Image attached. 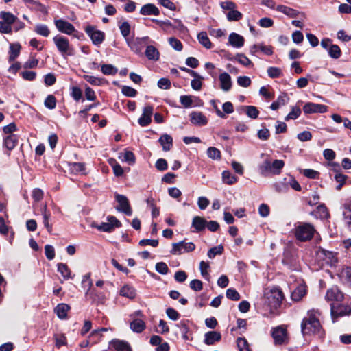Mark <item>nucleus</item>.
Segmentation results:
<instances>
[{"instance_id":"59","label":"nucleus","mask_w":351,"mask_h":351,"mask_svg":"<svg viewBox=\"0 0 351 351\" xmlns=\"http://www.w3.org/2000/svg\"><path fill=\"white\" fill-rule=\"evenodd\" d=\"M121 92L125 96L130 97H134L137 94V91L134 88L128 86H123Z\"/></svg>"},{"instance_id":"6","label":"nucleus","mask_w":351,"mask_h":351,"mask_svg":"<svg viewBox=\"0 0 351 351\" xmlns=\"http://www.w3.org/2000/svg\"><path fill=\"white\" fill-rule=\"evenodd\" d=\"M53 40L58 50L62 56L72 55V47L66 38L62 36H56L53 37Z\"/></svg>"},{"instance_id":"46","label":"nucleus","mask_w":351,"mask_h":351,"mask_svg":"<svg viewBox=\"0 0 351 351\" xmlns=\"http://www.w3.org/2000/svg\"><path fill=\"white\" fill-rule=\"evenodd\" d=\"M194 79L191 80V85L193 90H199L202 86V80L203 77L197 73V76H193Z\"/></svg>"},{"instance_id":"49","label":"nucleus","mask_w":351,"mask_h":351,"mask_svg":"<svg viewBox=\"0 0 351 351\" xmlns=\"http://www.w3.org/2000/svg\"><path fill=\"white\" fill-rule=\"evenodd\" d=\"M239 351H251L247 341L243 337H239L237 340Z\"/></svg>"},{"instance_id":"8","label":"nucleus","mask_w":351,"mask_h":351,"mask_svg":"<svg viewBox=\"0 0 351 351\" xmlns=\"http://www.w3.org/2000/svg\"><path fill=\"white\" fill-rule=\"evenodd\" d=\"M331 316L333 322L336 321V319L339 317H343L351 314V307L348 305L330 304Z\"/></svg>"},{"instance_id":"51","label":"nucleus","mask_w":351,"mask_h":351,"mask_svg":"<svg viewBox=\"0 0 351 351\" xmlns=\"http://www.w3.org/2000/svg\"><path fill=\"white\" fill-rule=\"evenodd\" d=\"M267 74L271 78H276L282 75V72L280 68L270 66L267 69Z\"/></svg>"},{"instance_id":"11","label":"nucleus","mask_w":351,"mask_h":351,"mask_svg":"<svg viewBox=\"0 0 351 351\" xmlns=\"http://www.w3.org/2000/svg\"><path fill=\"white\" fill-rule=\"evenodd\" d=\"M343 293L337 286H334L328 289L325 296L326 300L328 301L337 302L343 300Z\"/></svg>"},{"instance_id":"44","label":"nucleus","mask_w":351,"mask_h":351,"mask_svg":"<svg viewBox=\"0 0 351 351\" xmlns=\"http://www.w3.org/2000/svg\"><path fill=\"white\" fill-rule=\"evenodd\" d=\"M101 71L104 75H115L118 69L112 64H103L101 67Z\"/></svg>"},{"instance_id":"53","label":"nucleus","mask_w":351,"mask_h":351,"mask_svg":"<svg viewBox=\"0 0 351 351\" xmlns=\"http://www.w3.org/2000/svg\"><path fill=\"white\" fill-rule=\"evenodd\" d=\"M300 114L301 110L299 107H292L291 112L285 117V121H288L289 119H295L300 115Z\"/></svg>"},{"instance_id":"3","label":"nucleus","mask_w":351,"mask_h":351,"mask_svg":"<svg viewBox=\"0 0 351 351\" xmlns=\"http://www.w3.org/2000/svg\"><path fill=\"white\" fill-rule=\"evenodd\" d=\"M315 232V228L312 224L299 222L295 226V236L300 241H306L313 238Z\"/></svg>"},{"instance_id":"4","label":"nucleus","mask_w":351,"mask_h":351,"mask_svg":"<svg viewBox=\"0 0 351 351\" xmlns=\"http://www.w3.org/2000/svg\"><path fill=\"white\" fill-rule=\"evenodd\" d=\"M271 336L274 341V344L282 345L287 344L289 341L287 328L283 326H279L273 328L271 330Z\"/></svg>"},{"instance_id":"18","label":"nucleus","mask_w":351,"mask_h":351,"mask_svg":"<svg viewBox=\"0 0 351 351\" xmlns=\"http://www.w3.org/2000/svg\"><path fill=\"white\" fill-rule=\"evenodd\" d=\"M221 335L217 331H209L204 335V342L206 345H213L221 340Z\"/></svg>"},{"instance_id":"31","label":"nucleus","mask_w":351,"mask_h":351,"mask_svg":"<svg viewBox=\"0 0 351 351\" xmlns=\"http://www.w3.org/2000/svg\"><path fill=\"white\" fill-rule=\"evenodd\" d=\"M57 267L58 271L61 274L64 280L73 278L71 276V271L65 263H59L57 265Z\"/></svg>"},{"instance_id":"37","label":"nucleus","mask_w":351,"mask_h":351,"mask_svg":"<svg viewBox=\"0 0 351 351\" xmlns=\"http://www.w3.org/2000/svg\"><path fill=\"white\" fill-rule=\"evenodd\" d=\"M0 17L3 19V22L9 24L10 26L17 20V18L9 12H1Z\"/></svg>"},{"instance_id":"19","label":"nucleus","mask_w":351,"mask_h":351,"mask_svg":"<svg viewBox=\"0 0 351 351\" xmlns=\"http://www.w3.org/2000/svg\"><path fill=\"white\" fill-rule=\"evenodd\" d=\"M142 15H154L158 16L160 14L158 8L152 3H147L142 6L140 10Z\"/></svg>"},{"instance_id":"33","label":"nucleus","mask_w":351,"mask_h":351,"mask_svg":"<svg viewBox=\"0 0 351 351\" xmlns=\"http://www.w3.org/2000/svg\"><path fill=\"white\" fill-rule=\"evenodd\" d=\"M130 328L132 331L140 333L145 328V324L140 319H135L130 323Z\"/></svg>"},{"instance_id":"13","label":"nucleus","mask_w":351,"mask_h":351,"mask_svg":"<svg viewBox=\"0 0 351 351\" xmlns=\"http://www.w3.org/2000/svg\"><path fill=\"white\" fill-rule=\"evenodd\" d=\"M54 23L58 30L62 33L70 35L75 31L74 26L66 21L58 19Z\"/></svg>"},{"instance_id":"45","label":"nucleus","mask_w":351,"mask_h":351,"mask_svg":"<svg viewBox=\"0 0 351 351\" xmlns=\"http://www.w3.org/2000/svg\"><path fill=\"white\" fill-rule=\"evenodd\" d=\"M316 212L317 213V217L320 219H324L329 217V213L324 204L319 205L317 207Z\"/></svg>"},{"instance_id":"36","label":"nucleus","mask_w":351,"mask_h":351,"mask_svg":"<svg viewBox=\"0 0 351 351\" xmlns=\"http://www.w3.org/2000/svg\"><path fill=\"white\" fill-rule=\"evenodd\" d=\"M284 165L285 162L282 160H274L273 162H271V173L279 174Z\"/></svg>"},{"instance_id":"64","label":"nucleus","mask_w":351,"mask_h":351,"mask_svg":"<svg viewBox=\"0 0 351 351\" xmlns=\"http://www.w3.org/2000/svg\"><path fill=\"white\" fill-rule=\"evenodd\" d=\"M55 340L56 346L57 348H60L62 346H65L66 344V337L64 335H56Z\"/></svg>"},{"instance_id":"50","label":"nucleus","mask_w":351,"mask_h":351,"mask_svg":"<svg viewBox=\"0 0 351 351\" xmlns=\"http://www.w3.org/2000/svg\"><path fill=\"white\" fill-rule=\"evenodd\" d=\"M110 164L112 166L113 172L116 176H121L123 174V168L115 160L110 159Z\"/></svg>"},{"instance_id":"27","label":"nucleus","mask_w":351,"mask_h":351,"mask_svg":"<svg viewBox=\"0 0 351 351\" xmlns=\"http://www.w3.org/2000/svg\"><path fill=\"white\" fill-rule=\"evenodd\" d=\"M3 143L8 150H12L18 143V137L15 134H9L4 138Z\"/></svg>"},{"instance_id":"61","label":"nucleus","mask_w":351,"mask_h":351,"mask_svg":"<svg viewBox=\"0 0 351 351\" xmlns=\"http://www.w3.org/2000/svg\"><path fill=\"white\" fill-rule=\"evenodd\" d=\"M181 104L186 108L191 107L193 104L192 97L190 95H182L180 97Z\"/></svg>"},{"instance_id":"21","label":"nucleus","mask_w":351,"mask_h":351,"mask_svg":"<svg viewBox=\"0 0 351 351\" xmlns=\"http://www.w3.org/2000/svg\"><path fill=\"white\" fill-rule=\"evenodd\" d=\"M339 276L344 284L351 287V267L342 268Z\"/></svg>"},{"instance_id":"35","label":"nucleus","mask_w":351,"mask_h":351,"mask_svg":"<svg viewBox=\"0 0 351 351\" xmlns=\"http://www.w3.org/2000/svg\"><path fill=\"white\" fill-rule=\"evenodd\" d=\"M271 162L270 158H265L263 162L259 165V171L262 175H267L271 173Z\"/></svg>"},{"instance_id":"25","label":"nucleus","mask_w":351,"mask_h":351,"mask_svg":"<svg viewBox=\"0 0 351 351\" xmlns=\"http://www.w3.org/2000/svg\"><path fill=\"white\" fill-rule=\"evenodd\" d=\"M111 346L117 351H132V349L128 342L121 340H113Z\"/></svg>"},{"instance_id":"57","label":"nucleus","mask_w":351,"mask_h":351,"mask_svg":"<svg viewBox=\"0 0 351 351\" xmlns=\"http://www.w3.org/2000/svg\"><path fill=\"white\" fill-rule=\"evenodd\" d=\"M169 45L176 51H180L182 49V43L175 37L169 38Z\"/></svg>"},{"instance_id":"63","label":"nucleus","mask_w":351,"mask_h":351,"mask_svg":"<svg viewBox=\"0 0 351 351\" xmlns=\"http://www.w3.org/2000/svg\"><path fill=\"white\" fill-rule=\"evenodd\" d=\"M123 160L130 165H132L135 162V156L133 152L130 151H125L123 154Z\"/></svg>"},{"instance_id":"42","label":"nucleus","mask_w":351,"mask_h":351,"mask_svg":"<svg viewBox=\"0 0 351 351\" xmlns=\"http://www.w3.org/2000/svg\"><path fill=\"white\" fill-rule=\"evenodd\" d=\"M329 56L334 59L339 58L341 55V51L337 45H330L328 50Z\"/></svg>"},{"instance_id":"17","label":"nucleus","mask_w":351,"mask_h":351,"mask_svg":"<svg viewBox=\"0 0 351 351\" xmlns=\"http://www.w3.org/2000/svg\"><path fill=\"white\" fill-rule=\"evenodd\" d=\"M228 42L230 45L236 48H240L244 45V38L234 32L231 33L228 37Z\"/></svg>"},{"instance_id":"10","label":"nucleus","mask_w":351,"mask_h":351,"mask_svg":"<svg viewBox=\"0 0 351 351\" xmlns=\"http://www.w3.org/2000/svg\"><path fill=\"white\" fill-rule=\"evenodd\" d=\"M327 109L328 107L325 105L312 102L306 103L303 107V111L305 114L324 113L327 111Z\"/></svg>"},{"instance_id":"43","label":"nucleus","mask_w":351,"mask_h":351,"mask_svg":"<svg viewBox=\"0 0 351 351\" xmlns=\"http://www.w3.org/2000/svg\"><path fill=\"white\" fill-rule=\"evenodd\" d=\"M348 178L347 176L341 173L340 172H337L334 176L335 180L339 183V184L336 186V189L339 191L341 189L343 185L345 184L346 179Z\"/></svg>"},{"instance_id":"56","label":"nucleus","mask_w":351,"mask_h":351,"mask_svg":"<svg viewBox=\"0 0 351 351\" xmlns=\"http://www.w3.org/2000/svg\"><path fill=\"white\" fill-rule=\"evenodd\" d=\"M45 106L49 109H53L56 106V99L52 95H48L45 100Z\"/></svg>"},{"instance_id":"28","label":"nucleus","mask_w":351,"mask_h":351,"mask_svg":"<svg viewBox=\"0 0 351 351\" xmlns=\"http://www.w3.org/2000/svg\"><path fill=\"white\" fill-rule=\"evenodd\" d=\"M306 290L304 285L298 286L291 293V298L294 301H300L306 294Z\"/></svg>"},{"instance_id":"7","label":"nucleus","mask_w":351,"mask_h":351,"mask_svg":"<svg viewBox=\"0 0 351 351\" xmlns=\"http://www.w3.org/2000/svg\"><path fill=\"white\" fill-rule=\"evenodd\" d=\"M195 249V245L193 242L186 243L184 241L172 244L171 253L175 255H180L184 252H191Z\"/></svg>"},{"instance_id":"62","label":"nucleus","mask_w":351,"mask_h":351,"mask_svg":"<svg viewBox=\"0 0 351 351\" xmlns=\"http://www.w3.org/2000/svg\"><path fill=\"white\" fill-rule=\"evenodd\" d=\"M45 254L48 260H52L55 257L54 247L51 245H46L45 246Z\"/></svg>"},{"instance_id":"15","label":"nucleus","mask_w":351,"mask_h":351,"mask_svg":"<svg viewBox=\"0 0 351 351\" xmlns=\"http://www.w3.org/2000/svg\"><path fill=\"white\" fill-rule=\"evenodd\" d=\"M191 122L196 125H205L208 123L206 117L201 112H192L190 114Z\"/></svg>"},{"instance_id":"9","label":"nucleus","mask_w":351,"mask_h":351,"mask_svg":"<svg viewBox=\"0 0 351 351\" xmlns=\"http://www.w3.org/2000/svg\"><path fill=\"white\" fill-rule=\"evenodd\" d=\"M115 198L119 203V206L116 208L118 211L122 212L125 215L130 216L132 213L129 201L126 196L123 195L116 194Z\"/></svg>"},{"instance_id":"58","label":"nucleus","mask_w":351,"mask_h":351,"mask_svg":"<svg viewBox=\"0 0 351 351\" xmlns=\"http://www.w3.org/2000/svg\"><path fill=\"white\" fill-rule=\"evenodd\" d=\"M226 297L232 300L237 301L240 299V295L238 291L234 289H228L226 290Z\"/></svg>"},{"instance_id":"48","label":"nucleus","mask_w":351,"mask_h":351,"mask_svg":"<svg viewBox=\"0 0 351 351\" xmlns=\"http://www.w3.org/2000/svg\"><path fill=\"white\" fill-rule=\"evenodd\" d=\"M242 18V14L234 9L230 10L227 14V19L229 21H237Z\"/></svg>"},{"instance_id":"12","label":"nucleus","mask_w":351,"mask_h":351,"mask_svg":"<svg viewBox=\"0 0 351 351\" xmlns=\"http://www.w3.org/2000/svg\"><path fill=\"white\" fill-rule=\"evenodd\" d=\"M89 37L95 45L99 47L105 39V33L102 31L95 29L92 26H89Z\"/></svg>"},{"instance_id":"38","label":"nucleus","mask_w":351,"mask_h":351,"mask_svg":"<svg viewBox=\"0 0 351 351\" xmlns=\"http://www.w3.org/2000/svg\"><path fill=\"white\" fill-rule=\"evenodd\" d=\"M199 42L206 49H210L212 47V43L208 38L206 32H202L198 34L197 36Z\"/></svg>"},{"instance_id":"55","label":"nucleus","mask_w":351,"mask_h":351,"mask_svg":"<svg viewBox=\"0 0 351 351\" xmlns=\"http://www.w3.org/2000/svg\"><path fill=\"white\" fill-rule=\"evenodd\" d=\"M156 270L158 273L165 275L169 272L167 265L164 262H158L155 266Z\"/></svg>"},{"instance_id":"22","label":"nucleus","mask_w":351,"mask_h":351,"mask_svg":"<svg viewBox=\"0 0 351 351\" xmlns=\"http://www.w3.org/2000/svg\"><path fill=\"white\" fill-rule=\"evenodd\" d=\"M145 54L148 60L152 61H157L160 58L159 51L153 45L147 46Z\"/></svg>"},{"instance_id":"30","label":"nucleus","mask_w":351,"mask_h":351,"mask_svg":"<svg viewBox=\"0 0 351 351\" xmlns=\"http://www.w3.org/2000/svg\"><path fill=\"white\" fill-rule=\"evenodd\" d=\"M70 309V306L66 304L62 303L58 304V306L55 308V313L57 316L61 319H65L67 315V313Z\"/></svg>"},{"instance_id":"41","label":"nucleus","mask_w":351,"mask_h":351,"mask_svg":"<svg viewBox=\"0 0 351 351\" xmlns=\"http://www.w3.org/2000/svg\"><path fill=\"white\" fill-rule=\"evenodd\" d=\"M34 31L36 34L44 37H47L50 34L48 27L44 24H37L35 27Z\"/></svg>"},{"instance_id":"23","label":"nucleus","mask_w":351,"mask_h":351,"mask_svg":"<svg viewBox=\"0 0 351 351\" xmlns=\"http://www.w3.org/2000/svg\"><path fill=\"white\" fill-rule=\"evenodd\" d=\"M160 144L162 147V149L165 152L169 151L173 145V138L169 134H162L159 140H158Z\"/></svg>"},{"instance_id":"1","label":"nucleus","mask_w":351,"mask_h":351,"mask_svg":"<svg viewBox=\"0 0 351 351\" xmlns=\"http://www.w3.org/2000/svg\"><path fill=\"white\" fill-rule=\"evenodd\" d=\"M322 326L313 311H309L301 324V330L304 335L319 333Z\"/></svg>"},{"instance_id":"40","label":"nucleus","mask_w":351,"mask_h":351,"mask_svg":"<svg viewBox=\"0 0 351 351\" xmlns=\"http://www.w3.org/2000/svg\"><path fill=\"white\" fill-rule=\"evenodd\" d=\"M107 329L105 328H100L99 329H95L91 332L89 335V341L92 339L93 343H97L101 337V332L106 331Z\"/></svg>"},{"instance_id":"14","label":"nucleus","mask_w":351,"mask_h":351,"mask_svg":"<svg viewBox=\"0 0 351 351\" xmlns=\"http://www.w3.org/2000/svg\"><path fill=\"white\" fill-rule=\"evenodd\" d=\"M152 114L153 106L150 105L145 106L143 110V114L138 121L139 125L143 127L148 125L151 123Z\"/></svg>"},{"instance_id":"26","label":"nucleus","mask_w":351,"mask_h":351,"mask_svg":"<svg viewBox=\"0 0 351 351\" xmlns=\"http://www.w3.org/2000/svg\"><path fill=\"white\" fill-rule=\"evenodd\" d=\"M69 169L74 174H84L86 170V165L82 162H72L69 164Z\"/></svg>"},{"instance_id":"16","label":"nucleus","mask_w":351,"mask_h":351,"mask_svg":"<svg viewBox=\"0 0 351 351\" xmlns=\"http://www.w3.org/2000/svg\"><path fill=\"white\" fill-rule=\"evenodd\" d=\"M219 79L220 81L221 88L225 92L229 91L232 87V80L230 75L228 73L224 72L219 75Z\"/></svg>"},{"instance_id":"47","label":"nucleus","mask_w":351,"mask_h":351,"mask_svg":"<svg viewBox=\"0 0 351 351\" xmlns=\"http://www.w3.org/2000/svg\"><path fill=\"white\" fill-rule=\"evenodd\" d=\"M207 155L213 160H219L221 158L220 151L214 147H210L207 149Z\"/></svg>"},{"instance_id":"39","label":"nucleus","mask_w":351,"mask_h":351,"mask_svg":"<svg viewBox=\"0 0 351 351\" xmlns=\"http://www.w3.org/2000/svg\"><path fill=\"white\" fill-rule=\"evenodd\" d=\"M222 179L223 182L227 184H233L237 182V178L232 175L229 171H223L222 173Z\"/></svg>"},{"instance_id":"24","label":"nucleus","mask_w":351,"mask_h":351,"mask_svg":"<svg viewBox=\"0 0 351 351\" xmlns=\"http://www.w3.org/2000/svg\"><path fill=\"white\" fill-rule=\"evenodd\" d=\"M207 223L206 220L199 216H195L192 221V227H193L196 232H200L205 229Z\"/></svg>"},{"instance_id":"34","label":"nucleus","mask_w":351,"mask_h":351,"mask_svg":"<svg viewBox=\"0 0 351 351\" xmlns=\"http://www.w3.org/2000/svg\"><path fill=\"white\" fill-rule=\"evenodd\" d=\"M21 45L18 43L11 44L9 51V62H13L19 55Z\"/></svg>"},{"instance_id":"54","label":"nucleus","mask_w":351,"mask_h":351,"mask_svg":"<svg viewBox=\"0 0 351 351\" xmlns=\"http://www.w3.org/2000/svg\"><path fill=\"white\" fill-rule=\"evenodd\" d=\"M119 29L122 36L127 38L130 32V25L128 22L124 21L119 25Z\"/></svg>"},{"instance_id":"5","label":"nucleus","mask_w":351,"mask_h":351,"mask_svg":"<svg viewBox=\"0 0 351 351\" xmlns=\"http://www.w3.org/2000/svg\"><path fill=\"white\" fill-rule=\"evenodd\" d=\"M108 222L101 223L99 226H96L95 223H92L93 227L97 228L99 230L106 232H112L116 228L121 227V223L114 216H108Z\"/></svg>"},{"instance_id":"32","label":"nucleus","mask_w":351,"mask_h":351,"mask_svg":"<svg viewBox=\"0 0 351 351\" xmlns=\"http://www.w3.org/2000/svg\"><path fill=\"white\" fill-rule=\"evenodd\" d=\"M120 295L132 299L136 296V291L133 287L125 285L121 287Z\"/></svg>"},{"instance_id":"52","label":"nucleus","mask_w":351,"mask_h":351,"mask_svg":"<svg viewBox=\"0 0 351 351\" xmlns=\"http://www.w3.org/2000/svg\"><path fill=\"white\" fill-rule=\"evenodd\" d=\"M223 247L221 245L210 248L208 252V256L210 258H213L216 255H219L223 253Z\"/></svg>"},{"instance_id":"29","label":"nucleus","mask_w":351,"mask_h":351,"mask_svg":"<svg viewBox=\"0 0 351 351\" xmlns=\"http://www.w3.org/2000/svg\"><path fill=\"white\" fill-rule=\"evenodd\" d=\"M289 101V97L285 93L281 94L277 99L274 101L270 108L273 110H278L280 106H285Z\"/></svg>"},{"instance_id":"20","label":"nucleus","mask_w":351,"mask_h":351,"mask_svg":"<svg viewBox=\"0 0 351 351\" xmlns=\"http://www.w3.org/2000/svg\"><path fill=\"white\" fill-rule=\"evenodd\" d=\"M276 10L291 18L298 17L300 14H304L295 9L282 5H278Z\"/></svg>"},{"instance_id":"60","label":"nucleus","mask_w":351,"mask_h":351,"mask_svg":"<svg viewBox=\"0 0 351 351\" xmlns=\"http://www.w3.org/2000/svg\"><path fill=\"white\" fill-rule=\"evenodd\" d=\"M246 108V114L247 115L252 118V119H256L258 117L259 114V112L258 109L253 106H247Z\"/></svg>"},{"instance_id":"2","label":"nucleus","mask_w":351,"mask_h":351,"mask_svg":"<svg viewBox=\"0 0 351 351\" xmlns=\"http://www.w3.org/2000/svg\"><path fill=\"white\" fill-rule=\"evenodd\" d=\"M265 304H267L271 309L278 308L283 300L282 291L276 287L266 289L264 293Z\"/></svg>"}]
</instances>
